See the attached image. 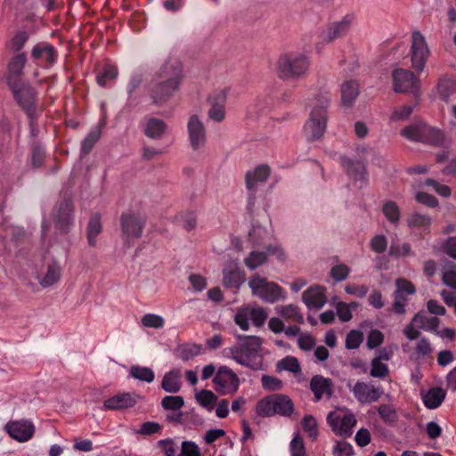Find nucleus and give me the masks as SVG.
Returning a JSON list of instances; mask_svg holds the SVG:
<instances>
[{"label":"nucleus","mask_w":456,"mask_h":456,"mask_svg":"<svg viewBox=\"0 0 456 456\" xmlns=\"http://www.w3.org/2000/svg\"><path fill=\"white\" fill-rule=\"evenodd\" d=\"M271 168L268 165H260L251 171H248L245 175L246 186L253 191L257 183H265L270 176Z\"/></svg>","instance_id":"obj_27"},{"label":"nucleus","mask_w":456,"mask_h":456,"mask_svg":"<svg viewBox=\"0 0 456 456\" xmlns=\"http://www.w3.org/2000/svg\"><path fill=\"white\" fill-rule=\"evenodd\" d=\"M31 59L42 68H51L58 60L57 49L48 42H39L31 50Z\"/></svg>","instance_id":"obj_13"},{"label":"nucleus","mask_w":456,"mask_h":456,"mask_svg":"<svg viewBox=\"0 0 456 456\" xmlns=\"http://www.w3.org/2000/svg\"><path fill=\"white\" fill-rule=\"evenodd\" d=\"M178 456H201L199 446L192 441L182 443L181 453Z\"/></svg>","instance_id":"obj_58"},{"label":"nucleus","mask_w":456,"mask_h":456,"mask_svg":"<svg viewBox=\"0 0 456 456\" xmlns=\"http://www.w3.org/2000/svg\"><path fill=\"white\" fill-rule=\"evenodd\" d=\"M28 39L27 31H19L11 40L10 48L13 52H19Z\"/></svg>","instance_id":"obj_56"},{"label":"nucleus","mask_w":456,"mask_h":456,"mask_svg":"<svg viewBox=\"0 0 456 456\" xmlns=\"http://www.w3.org/2000/svg\"><path fill=\"white\" fill-rule=\"evenodd\" d=\"M249 320H250V316L248 314V307L239 309L234 316L235 323L242 330H248L249 329V322H248Z\"/></svg>","instance_id":"obj_55"},{"label":"nucleus","mask_w":456,"mask_h":456,"mask_svg":"<svg viewBox=\"0 0 456 456\" xmlns=\"http://www.w3.org/2000/svg\"><path fill=\"white\" fill-rule=\"evenodd\" d=\"M118 76V69L110 64H106L102 70L100 71L96 77V81L99 86L104 87L109 81H113Z\"/></svg>","instance_id":"obj_40"},{"label":"nucleus","mask_w":456,"mask_h":456,"mask_svg":"<svg viewBox=\"0 0 456 456\" xmlns=\"http://www.w3.org/2000/svg\"><path fill=\"white\" fill-rule=\"evenodd\" d=\"M430 224L431 218L427 215L414 213L407 218V224L410 227L427 228L430 225Z\"/></svg>","instance_id":"obj_47"},{"label":"nucleus","mask_w":456,"mask_h":456,"mask_svg":"<svg viewBox=\"0 0 456 456\" xmlns=\"http://www.w3.org/2000/svg\"><path fill=\"white\" fill-rule=\"evenodd\" d=\"M61 277V267L57 263L48 265L45 274L39 281L43 288L51 287L60 281Z\"/></svg>","instance_id":"obj_36"},{"label":"nucleus","mask_w":456,"mask_h":456,"mask_svg":"<svg viewBox=\"0 0 456 456\" xmlns=\"http://www.w3.org/2000/svg\"><path fill=\"white\" fill-rule=\"evenodd\" d=\"M26 62L27 56L24 53L14 55L9 61L7 65L6 79L10 87L19 85L23 75V69Z\"/></svg>","instance_id":"obj_17"},{"label":"nucleus","mask_w":456,"mask_h":456,"mask_svg":"<svg viewBox=\"0 0 456 456\" xmlns=\"http://www.w3.org/2000/svg\"><path fill=\"white\" fill-rule=\"evenodd\" d=\"M347 387L353 393L354 397L361 404H371L379 400L384 391L380 387H375L371 383L365 381H357L352 385L351 381L347 383Z\"/></svg>","instance_id":"obj_10"},{"label":"nucleus","mask_w":456,"mask_h":456,"mask_svg":"<svg viewBox=\"0 0 456 456\" xmlns=\"http://www.w3.org/2000/svg\"><path fill=\"white\" fill-rule=\"evenodd\" d=\"M73 203L69 199H64L58 208L56 216V226L63 231L68 232L73 221Z\"/></svg>","instance_id":"obj_24"},{"label":"nucleus","mask_w":456,"mask_h":456,"mask_svg":"<svg viewBox=\"0 0 456 456\" xmlns=\"http://www.w3.org/2000/svg\"><path fill=\"white\" fill-rule=\"evenodd\" d=\"M157 77L150 93L155 104H162L179 90L183 78V64L178 60H168L157 73Z\"/></svg>","instance_id":"obj_1"},{"label":"nucleus","mask_w":456,"mask_h":456,"mask_svg":"<svg viewBox=\"0 0 456 456\" xmlns=\"http://www.w3.org/2000/svg\"><path fill=\"white\" fill-rule=\"evenodd\" d=\"M161 428L162 427L158 422L146 421L142 424L141 428L136 433L142 436H151L159 433Z\"/></svg>","instance_id":"obj_61"},{"label":"nucleus","mask_w":456,"mask_h":456,"mask_svg":"<svg viewBox=\"0 0 456 456\" xmlns=\"http://www.w3.org/2000/svg\"><path fill=\"white\" fill-rule=\"evenodd\" d=\"M302 299L308 308L319 309L327 302L325 289L319 285L312 286L303 292Z\"/></svg>","instance_id":"obj_23"},{"label":"nucleus","mask_w":456,"mask_h":456,"mask_svg":"<svg viewBox=\"0 0 456 456\" xmlns=\"http://www.w3.org/2000/svg\"><path fill=\"white\" fill-rule=\"evenodd\" d=\"M370 375L372 378L386 379L389 375V369L387 364L380 362L379 359H372L370 362Z\"/></svg>","instance_id":"obj_46"},{"label":"nucleus","mask_w":456,"mask_h":456,"mask_svg":"<svg viewBox=\"0 0 456 456\" xmlns=\"http://www.w3.org/2000/svg\"><path fill=\"white\" fill-rule=\"evenodd\" d=\"M250 320L256 327H261L265 322L268 314L263 307H248Z\"/></svg>","instance_id":"obj_49"},{"label":"nucleus","mask_w":456,"mask_h":456,"mask_svg":"<svg viewBox=\"0 0 456 456\" xmlns=\"http://www.w3.org/2000/svg\"><path fill=\"white\" fill-rule=\"evenodd\" d=\"M330 99L327 93L317 94L310 102V105L312 107L310 113L319 116H327V110L330 106Z\"/></svg>","instance_id":"obj_34"},{"label":"nucleus","mask_w":456,"mask_h":456,"mask_svg":"<svg viewBox=\"0 0 456 456\" xmlns=\"http://www.w3.org/2000/svg\"><path fill=\"white\" fill-rule=\"evenodd\" d=\"M101 137V129L99 127H95L90 131V133L86 135V137L82 142L81 151L84 154L89 153L94 148V144Z\"/></svg>","instance_id":"obj_45"},{"label":"nucleus","mask_w":456,"mask_h":456,"mask_svg":"<svg viewBox=\"0 0 456 456\" xmlns=\"http://www.w3.org/2000/svg\"><path fill=\"white\" fill-rule=\"evenodd\" d=\"M359 94V86L354 80L346 81L341 86V101L344 106H351Z\"/></svg>","instance_id":"obj_30"},{"label":"nucleus","mask_w":456,"mask_h":456,"mask_svg":"<svg viewBox=\"0 0 456 456\" xmlns=\"http://www.w3.org/2000/svg\"><path fill=\"white\" fill-rule=\"evenodd\" d=\"M412 110L413 109L411 106H407V105H403L397 109H395L392 115L390 116V120L391 121H399V120L407 119L411 116Z\"/></svg>","instance_id":"obj_62"},{"label":"nucleus","mask_w":456,"mask_h":456,"mask_svg":"<svg viewBox=\"0 0 456 456\" xmlns=\"http://www.w3.org/2000/svg\"><path fill=\"white\" fill-rule=\"evenodd\" d=\"M164 319L158 314H147L142 318V324L148 328L159 329L164 326Z\"/></svg>","instance_id":"obj_54"},{"label":"nucleus","mask_w":456,"mask_h":456,"mask_svg":"<svg viewBox=\"0 0 456 456\" xmlns=\"http://www.w3.org/2000/svg\"><path fill=\"white\" fill-rule=\"evenodd\" d=\"M211 108L208 110V117L216 122H221L225 117L224 104L226 94L224 91L218 92L208 99Z\"/></svg>","instance_id":"obj_26"},{"label":"nucleus","mask_w":456,"mask_h":456,"mask_svg":"<svg viewBox=\"0 0 456 456\" xmlns=\"http://www.w3.org/2000/svg\"><path fill=\"white\" fill-rule=\"evenodd\" d=\"M181 386V372L178 369H174L167 372L161 381V387L170 394L179 392Z\"/></svg>","instance_id":"obj_28"},{"label":"nucleus","mask_w":456,"mask_h":456,"mask_svg":"<svg viewBox=\"0 0 456 456\" xmlns=\"http://www.w3.org/2000/svg\"><path fill=\"white\" fill-rule=\"evenodd\" d=\"M327 421L334 431H338L340 435L350 436L353 432V428L356 424L355 416L349 412L343 416L336 412H330L327 417Z\"/></svg>","instance_id":"obj_16"},{"label":"nucleus","mask_w":456,"mask_h":456,"mask_svg":"<svg viewBox=\"0 0 456 456\" xmlns=\"http://www.w3.org/2000/svg\"><path fill=\"white\" fill-rule=\"evenodd\" d=\"M223 282L226 288H239L240 284V273L234 271L224 272Z\"/></svg>","instance_id":"obj_60"},{"label":"nucleus","mask_w":456,"mask_h":456,"mask_svg":"<svg viewBox=\"0 0 456 456\" xmlns=\"http://www.w3.org/2000/svg\"><path fill=\"white\" fill-rule=\"evenodd\" d=\"M262 339L256 336H239L238 342L230 348L232 358L240 365L254 370L261 369L262 361L258 353Z\"/></svg>","instance_id":"obj_2"},{"label":"nucleus","mask_w":456,"mask_h":456,"mask_svg":"<svg viewBox=\"0 0 456 456\" xmlns=\"http://www.w3.org/2000/svg\"><path fill=\"white\" fill-rule=\"evenodd\" d=\"M445 391L441 387L430 388L423 395V403L428 409H436L441 405L445 398Z\"/></svg>","instance_id":"obj_32"},{"label":"nucleus","mask_w":456,"mask_h":456,"mask_svg":"<svg viewBox=\"0 0 456 456\" xmlns=\"http://www.w3.org/2000/svg\"><path fill=\"white\" fill-rule=\"evenodd\" d=\"M408 297L405 295H402L400 291H395L394 302L392 305L393 311L397 314H405V306L408 304Z\"/></svg>","instance_id":"obj_52"},{"label":"nucleus","mask_w":456,"mask_h":456,"mask_svg":"<svg viewBox=\"0 0 456 456\" xmlns=\"http://www.w3.org/2000/svg\"><path fill=\"white\" fill-rule=\"evenodd\" d=\"M341 165L346 174L352 177L355 183H359V187L362 188L367 183L368 173L365 165L361 161H354L348 158L341 159Z\"/></svg>","instance_id":"obj_19"},{"label":"nucleus","mask_w":456,"mask_h":456,"mask_svg":"<svg viewBox=\"0 0 456 456\" xmlns=\"http://www.w3.org/2000/svg\"><path fill=\"white\" fill-rule=\"evenodd\" d=\"M276 312L288 321L295 322L299 324L304 323V316L299 308L295 305H279L276 307Z\"/></svg>","instance_id":"obj_35"},{"label":"nucleus","mask_w":456,"mask_h":456,"mask_svg":"<svg viewBox=\"0 0 456 456\" xmlns=\"http://www.w3.org/2000/svg\"><path fill=\"white\" fill-rule=\"evenodd\" d=\"M197 402L203 407L211 410L213 404L217 401V396L211 391L203 389L196 394Z\"/></svg>","instance_id":"obj_43"},{"label":"nucleus","mask_w":456,"mask_h":456,"mask_svg":"<svg viewBox=\"0 0 456 456\" xmlns=\"http://www.w3.org/2000/svg\"><path fill=\"white\" fill-rule=\"evenodd\" d=\"M5 430L10 436L18 442H27L35 433V426L30 420L20 419L9 421L5 426Z\"/></svg>","instance_id":"obj_15"},{"label":"nucleus","mask_w":456,"mask_h":456,"mask_svg":"<svg viewBox=\"0 0 456 456\" xmlns=\"http://www.w3.org/2000/svg\"><path fill=\"white\" fill-rule=\"evenodd\" d=\"M295 406L289 395L273 394L259 400L256 404V413L260 417L281 415L290 417Z\"/></svg>","instance_id":"obj_5"},{"label":"nucleus","mask_w":456,"mask_h":456,"mask_svg":"<svg viewBox=\"0 0 456 456\" xmlns=\"http://www.w3.org/2000/svg\"><path fill=\"white\" fill-rule=\"evenodd\" d=\"M394 90L396 93L415 94L419 88V81L411 70L396 69L393 72Z\"/></svg>","instance_id":"obj_14"},{"label":"nucleus","mask_w":456,"mask_h":456,"mask_svg":"<svg viewBox=\"0 0 456 456\" xmlns=\"http://www.w3.org/2000/svg\"><path fill=\"white\" fill-rule=\"evenodd\" d=\"M396 290L400 291L402 295H413L416 292L413 283L404 278H398L395 281Z\"/></svg>","instance_id":"obj_59"},{"label":"nucleus","mask_w":456,"mask_h":456,"mask_svg":"<svg viewBox=\"0 0 456 456\" xmlns=\"http://www.w3.org/2000/svg\"><path fill=\"white\" fill-rule=\"evenodd\" d=\"M333 386L330 379L322 375H314L310 381V389L314 393L315 401H320L324 395L328 398L331 397Z\"/></svg>","instance_id":"obj_22"},{"label":"nucleus","mask_w":456,"mask_h":456,"mask_svg":"<svg viewBox=\"0 0 456 456\" xmlns=\"http://www.w3.org/2000/svg\"><path fill=\"white\" fill-rule=\"evenodd\" d=\"M275 248L273 247H268L267 251H252L249 256L245 258L244 263L247 267L250 270H255L258 266L266 263L268 260L269 254H274Z\"/></svg>","instance_id":"obj_31"},{"label":"nucleus","mask_w":456,"mask_h":456,"mask_svg":"<svg viewBox=\"0 0 456 456\" xmlns=\"http://www.w3.org/2000/svg\"><path fill=\"white\" fill-rule=\"evenodd\" d=\"M187 127L192 149L197 151L203 147L206 142V129L198 116L193 115L189 118Z\"/></svg>","instance_id":"obj_18"},{"label":"nucleus","mask_w":456,"mask_h":456,"mask_svg":"<svg viewBox=\"0 0 456 456\" xmlns=\"http://www.w3.org/2000/svg\"><path fill=\"white\" fill-rule=\"evenodd\" d=\"M15 100L29 118H36L37 93L29 85H16L10 87Z\"/></svg>","instance_id":"obj_12"},{"label":"nucleus","mask_w":456,"mask_h":456,"mask_svg":"<svg viewBox=\"0 0 456 456\" xmlns=\"http://www.w3.org/2000/svg\"><path fill=\"white\" fill-rule=\"evenodd\" d=\"M327 126V116H319L310 113V118L305 125V131L308 134L310 140L321 138Z\"/></svg>","instance_id":"obj_25"},{"label":"nucleus","mask_w":456,"mask_h":456,"mask_svg":"<svg viewBox=\"0 0 456 456\" xmlns=\"http://www.w3.org/2000/svg\"><path fill=\"white\" fill-rule=\"evenodd\" d=\"M252 294L268 303L278 301L281 296V288L274 282L268 281L258 274L248 281Z\"/></svg>","instance_id":"obj_8"},{"label":"nucleus","mask_w":456,"mask_h":456,"mask_svg":"<svg viewBox=\"0 0 456 456\" xmlns=\"http://www.w3.org/2000/svg\"><path fill=\"white\" fill-rule=\"evenodd\" d=\"M352 22L350 16L344 17L341 20L330 24L326 30L321 34L322 42L330 43L346 34Z\"/></svg>","instance_id":"obj_21"},{"label":"nucleus","mask_w":456,"mask_h":456,"mask_svg":"<svg viewBox=\"0 0 456 456\" xmlns=\"http://www.w3.org/2000/svg\"><path fill=\"white\" fill-rule=\"evenodd\" d=\"M138 396L130 393H121L107 399L102 409L107 411H119L134 407L137 403Z\"/></svg>","instance_id":"obj_20"},{"label":"nucleus","mask_w":456,"mask_h":456,"mask_svg":"<svg viewBox=\"0 0 456 456\" xmlns=\"http://www.w3.org/2000/svg\"><path fill=\"white\" fill-rule=\"evenodd\" d=\"M378 412L386 423H393L397 419L395 408L392 404H381L378 408Z\"/></svg>","instance_id":"obj_48"},{"label":"nucleus","mask_w":456,"mask_h":456,"mask_svg":"<svg viewBox=\"0 0 456 456\" xmlns=\"http://www.w3.org/2000/svg\"><path fill=\"white\" fill-rule=\"evenodd\" d=\"M429 54L430 50L425 37L418 30L413 31L411 34V67L416 72L420 73L424 70Z\"/></svg>","instance_id":"obj_9"},{"label":"nucleus","mask_w":456,"mask_h":456,"mask_svg":"<svg viewBox=\"0 0 456 456\" xmlns=\"http://www.w3.org/2000/svg\"><path fill=\"white\" fill-rule=\"evenodd\" d=\"M455 86V82L452 79H450L444 76L439 78L438 83L436 85V89L440 96L444 101H447L449 96L454 91Z\"/></svg>","instance_id":"obj_41"},{"label":"nucleus","mask_w":456,"mask_h":456,"mask_svg":"<svg viewBox=\"0 0 456 456\" xmlns=\"http://www.w3.org/2000/svg\"><path fill=\"white\" fill-rule=\"evenodd\" d=\"M384 336L379 330H371L367 337V346L370 349L378 347L382 344Z\"/></svg>","instance_id":"obj_63"},{"label":"nucleus","mask_w":456,"mask_h":456,"mask_svg":"<svg viewBox=\"0 0 456 456\" xmlns=\"http://www.w3.org/2000/svg\"><path fill=\"white\" fill-rule=\"evenodd\" d=\"M130 376L135 379L151 383L154 380L155 374L151 368L133 365L129 370Z\"/></svg>","instance_id":"obj_38"},{"label":"nucleus","mask_w":456,"mask_h":456,"mask_svg":"<svg viewBox=\"0 0 456 456\" xmlns=\"http://www.w3.org/2000/svg\"><path fill=\"white\" fill-rule=\"evenodd\" d=\"M401 135L410 141L436 147L443 146L446 142V136L442 130L422 121H417L405 126L401 131Z\"/></svg>","instance_id":"obj_4"},{"label":"nucleus","mask_w":456,"mask_h":456,"mask_svg":"<svg viewBox=\"0 0 456 456\" xmlns=\"http://www.w3.org/2000/svg\"><path fill=\"white\" fill-rule=\"evenodd\" d=\"M102 232L101 216L99 214L94 215L87 226V240L90 246L94 247L96 237Z\"/></svg>","instance_id":"obj_37"},{"label":"nucleus","mask_w":456,"mask_h":456,"mask_svg":"<svg viewBox=\"0 0 456 456\" xmlns=\"http://www.w3.org/2000/svg\"><path fill=\"white\" fill-rule=\"evenodd\" d=\"M146 220L139 213L127 211L120 216L121 237L126 243L139 239L142 235Z\"/></svg>","instance_id":"obj_7"},{"label":"nucleus","mask_w":456,"mask_h":456,"mask_svg":"<svg viewBox=\"0 0 456 456\" xmlns=\"http://www.w3.org/2000/svg\"><path fill=\"white\" fill-rule=\"evenodd\" d=\"M277 369L279 370H288L294 374L301 373V367L299 362L296 357L286 356L277 363Z\"/></svg>","instance_id":"obj_42"},{"label":"nucleus","mask_w":456,"mask_h":456,"mask_svg":"<svg viewBox=\"0 0 456 456\" xmlns=\"http://www.w3.org/2000/svg\"><path fill=\"white\" fill-rule=\"evenodd\" d=\"M183 405L184 400L181 395H167L161 400V406L167 411H179Z\"/></svg>","instance_id":"obj_44"},{"label":"nucleus","mask_w":456,"mask_h":456,"mask_svg":"<svg viewBox=\"0 0 456 456\" xmlns=\"http://www.w3.org/2000/svg\"><path fill=\"white\" fill-rule=\"evenodd\" d=\"M382 212L386 218L393 224L399 223L401 213L398 205L392 200L387 201L382 207Z\"/></svg>","instance_id":"obj_39"},{"label":"nucleus","mask_w":456,"mask_h":456,"mask_svg":"<svg viewBox=\"0 0 456 456\" xmlns=\"http://www.w3.org/2000/svg\"><path fill=\"white\" fill-rule=\"evenodd\" d=\"M262 387L266 391H279L282 388V381L273 376L263 375L261 378Z\"/></svg>","instance_id":"obj_51"},{"label":"nucleus","mask_w":456,"mask_h":456,"mask_svg":"<svg viewBox=\"0 0 456 456\" xmlns=\"http://www.w3.org/2000/svg\"><path fill=\"white\" fill-rule=\"evenodd\" d=\"M310 67L309 57L300 53H286L277 61L278 77L283 80L299 79L306 75Z\"/></svg>","instance_id":"obj_3"},{"label":"nucleus","mask_w":456,"mask_h":456,"mask_svg":"<svg viewBox=\"0 0 456 456\" xmlns=\"http://www.w3.org/2000/svg\"><path fill=\"white\" fill-rule=\"evenodd\" d=\"M291 456H305V448L302 437L297 434L290 442Z\"/></svg>","instance_id":"obj_57"},{"label":"nucleus","mask_w":456,"mask_h":456,"mask_svg":"<svg viewBox=\"0 0 456 456\" xmlns=\"http://www.w3.org/2000/svg\"><path fill=\"white\" fill-rule=\"evenodd\" d=\"M363 340L362 333L359 330H353L349 331L346 338V347L347 349H356L360 346Z\"/></svg>","instance_id":"obj_53"},{"label":"nucleus","mask_w":456,"mask_h":456,"mask_svg":"<svg viewBox=\"0 0 456 456\" xmlns=\"http://www.w3.org/2000/svg\"><path fill=\"white\" fill-rule=\"evenodd\" d=\"M442 281L446 286L456 289V265L444 272Z\"/></svg>","instance_id":"obj_64"},{"label":"nucleus","mask_w":456,"mask_h":456,"mask_svg":"<svg viewBox=\"0 0 456 456\" xmlns=\"http://www.w3.org/2000/svg\"><path fill=\"white\" fill-rule=\"evenodd\" d=\"M440 319L436 316H428L424 311L418 312L407 324L403 332L409 340H415L420 336L419 330L434 332L440 325Z\"/></svg>","instance_id":"obj_6"},{"label":"nucleus","mask_w":456,"mask_h":456,"mask_svg":"<svg viewBox=\"0 0 456 456\" xmlns=\"http://www.w3.org/2000/svg\"><path fill=\"white\" fill-rule=\"evenodd\" d=\"M216 390L221 395H233L240 387V379L232 369L220 366L214 377Z\"/></svg>","instance_id":"obj_11"},{"label":"nucleus","mask_w":456,"mask_h":456,"mask_svg":"<svg viewBox=\"0 0 456 456\" xmlns=\"http://www.w3.org/2000/svg\"><path fill=\"white\" fill-rule=\"evenodd\" d=\"M302 428L308 436L316 439L318 436L317 421L312 415H305L302 419Z\"/></svg>","instance_id":"obj_50"},{"label":"nucleus","mask_w":456,"mask_h":456,"mask_svg":"<svg viewBox=\"0 0 456 456\" xmlns=\"http://www.w3.org/2000/svg\"><path fill=\"white\" fill-rule=\"evenodd\" d=\"M167 128L164 120L157 118H151L147 120L144 127V134L151 139H160Z\"/></svg>","instance_id":"obj_29"},{"label":"nucleus","mask_w":456,"mask_h":456,"mask_svg":"<svg viewBox=\"0 0 456 456\" xmlns=\"http://www.w3.org/2000/svg\"><path fill=\"white\" fill-rule=\"evenodd\" d=\"M202 346L199 344H183L175 350L176 356L183 362L190 361L202 353Z\"/></svg>","instance_id":"obj_33"}]
</instances>
